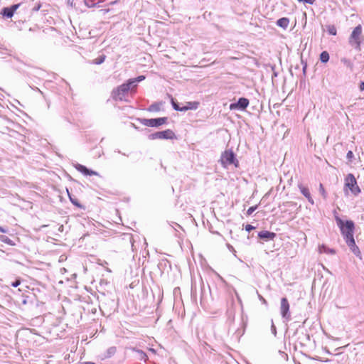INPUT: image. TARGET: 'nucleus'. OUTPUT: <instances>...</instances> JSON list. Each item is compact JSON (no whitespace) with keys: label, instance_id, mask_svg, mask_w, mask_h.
<instances>
[{"label":"nucleus","instance_id":"18","mask_svg":"<svg viewBox=\"0 0 364 364\" xmlns=\"http://www.w3.org/2000/svg\"><path fill=\"white\" fill-rule=\"evenodd\" d=\"M289 23V19L287 17H282L277 21V25L284 29H286Z\"/></svg>","mask_w":364,"mask_h":364},{"label":"nucleus","instance_id":"27","mask_svg":"<svg viewBox=\"0 0 364 364\" xmlns=\"http://www.w3.org/2000/svg\"><path fill=\"white\" fill-rule=\"evenodd\" d=\"M43 73V70L38 69V68H32L31 71L28 72V75H41Z\"/></svg>","mask_w":364,"mask_h":364},{"label":"nucleus","instance_id":"21","mask_svg":"<svg viewBox=\"0 0 364 364\" xmlns=\"http://www.w3.org/2000/svg\"><path fill=\"white\" fill-rule=\"evenodd\" d=\"M171 103L174 110L183 112V106H181L180 104L174 98H171Z\"/></svg>","mask_w":364,"mask_h":364},{"label":"nucleus","instance_id":"19","mask_svg":"<svg viewBox=\"0 0 364 364\" xmlns=\"http://www.w3.org/2000/svg\"><path fill=\"white\" fill-rule=\"evenodd\" d=\"M67 192H68L69 199L73 205H74L75 206H76L77 208L85 209V207L78 201V200L75 196H72L69 193L68 189H67Z\"/></svg>","mask_w":364,"mask_h":364},{"label":"nucleus","instance_id":"9","mask_svg":"<svg viewBox=\"0 0 364 364\" xmlns=\"http://www.w3.org/2000/svg\"><path fill=\"white\" fill-rule=\"evenodd\" d=\"M250 101L247 98L240 97L236 102L231 103L230 105V109H237L240 111H244L249 106Z\"/></svg>","mask_w":364,"mask_h":364},{"label":"nucleus","instance_id":"8","mask_svg":"<svg viewBox=\"0 0 364 364\" xmlns=\"http://www.w3.org/2000/svg\"><path fill=\"white\" fill-rule=\"evenodd\" d=\"M289 303L286 297L281 299L280 313L284 321H289L291 319L289 311Z\"/></svg>","mask_w":364,"mask_h":364},{"label":"nucleus","instance_id":"14","mask_svg":"<svg viewBox=\"0 0 364 364\" xmlns=\"http://www.w3.org/2000/svg\"><path fill=\"white\" fill-rule=\"evenodd\" d=\"M298 188H299L300 190V192L301 193V194L305 197L306 198V199L308 200V201L311 203V204H314V200L311 196V193H310V191L309 190V188L307 187H305L301 183H299L298 184Z\"/></svg>","mask_w":364,"mask_h":364},{"label":"nucleus","instance_id":"22","mask_svg":"<svg viewBox=\"0 0 364 364\" xmlns=\"http://www.w3.org/2000/svg\"><path fill=\"white\" fill-rule=\"evenodd\" d=\"M101 1H99L97 3L95 2V0H84V3L86 6L88 8H92V7H100V3Z\"/></svg>","mask_w":364,"mask_h":364},{"label":"nucleus","instance_id":"33","mask_svg":"<svg viewBox=\"0 0 364 364\" xmlns=\"http://www.w3.org/2000/svg\"><path fill=\"white\" fill-rule=\"evenodd\" d=\"M257 207H258L257 205L250 207L247 210V215H252L257 210Z\"/></svg>","mask_w":364,"mask_h":364},{"label":"nucleus","instance_id":"11","mask_svg":"<svg viewBox=\"0 0 364 364\" xmlns=\"http://www.w3.org/2000/svg\"><path fill=\"white\" fill-rule=\"evenodd\" d=\"M350 249V250L358 257H361V252L358 247V246L355 244V241L354 237L348 240H344Z\"/></svg>","mask_w":364,"mask_h":364},{"label":"nucleus","instance_id":"41","mask_svg":"<svg viewBox=\"0 0 364 364\" xmlns=\"http://www.w3.org/2000/svg\"><path fill=\"white\" fill-rule=\"evenodd\" d=\"M301 63L303 64V68H302L303 74H304V75H306L307 64H306V63H304L303 60H301Z\"/></svg>","mask_w":364,"mask_h":364},{"label":"nucleus","instance_id":"31","mask_svg":"<svg viewBox=\"0 0 364 364\" xmlns=\"http://www.w3.org/2000/svg\"><path fill=\"white\" fill-rule=\"evenodd\" d=\"M319 192L324 199H326L327 198V193H326L322 183H320V185H319Z\"/></svg>","mask_w":364,"mask_h":364},{"label":"nucleus","instance_id":"20","mask_svg":"<svg viewBox=\"0 0 364 364\" xmlns=\"http://www.w3.org/2000/svg\"><path fill=\"white\" fill-rule=\"evenodd\" d=\"M163 105V102H154L153 104H151L149 107H148V111L149 112H159L161 109V106Z\"/></svg>","mask_w":364,"mask_h":364},{"label":"nucleus","instance_id":"52","mask_svg":"<svg viewBox=\"0 0 364 364\" xmlns=\"http://www.w3.org/2000/svg\"><path fill=\"white\" fill-rule=\"evenodd\" d=\"M132 126L136 129H138V127L134 124H132Z\"/></svg>","mask_w":364,"mask_h":364},{"label":"nucleus","instance_id":"51","mask_svg":"<svg viewBox=\"0 0 364 364\" xmlns=\"http://www.w3.org/2000/svg\"><path fill=\"white\" fill-rule=\"evenodd\" d=\"M73 1L74 0H68V3L70 4L71 6H73Z\"/></svg>","mask_w":364,"mask_h":364},{"label":"nucleus","instance_id":"12","mask_svg":"<svg viewBox=\"0 0 364 364\" xmlns=\"http://www.w3.org/2000/svg\"><path fill=\"white\" fill-rule=\"evenodd\" d=\"M257 237L259 239L267 242V241L274 240L275 239V237H277V234L275 232H270L268 230H262L258 232Z\"/></svg>","mask_w":364,"mask_h":364},{"label":"nucleus","instance_id":"42","mask_svg":"<svg viewBox=\"0 0 364 364\" xmlns=\"http://www.w3.org/2000/svg\"><path fill=\"white\" fill-rule=\"evenodd\" d=\"M299 2H303L304 4H314V3L315 2V0H297Z\"/></svg>","mask_w":364,"mask_h":364},{"label":"nucleus","instance_id":"54","mask_svg":"<svg viewBox=\"0 0 364 364\" xmlns=\"http://www.w3.org/2000/svg\"><path fill=\"white\" fill-rule=\"evenodd\" d=\"M129 240H130V242L132 243V237H129ZM133 246H134L133 244H132V247H133Z\"/></svg>","mask_w":364,"mask_h":364},{"label":"nucleus","instance_id":"25","mask_svg":"<svg viewBox=\"0 0 364 364\" xmlns=\"http://www.w3.org/2000/svg\"><path fill=\"white\" fill-rule=\"evenodd\" d=\"M116 351H117V348H116V347H115V346L109 347V348L107 350V351H106V353H105V357L106 358H111L112 356H113V355L115 354Z\"/></svg>","mask_w":364,"mask_h":364},{"label":"nucleus","instance_id":"47","mask_svg":"<svg viewBox=\"0 0 364 364\" xmlns=\"http://www.w3.org/2000/svg\"><path fill=\"white\" fill-rule=\"evenodd\" d=\"M58 230H59L60 232H63V225H61L59 227Z\"/></svg>","mask_w":364,"mask_h":364},{"label":"nucleus","instance_id":"2","mask_svg":"<svg viewBox=\"0 0 364 364\" xmlns=\"http://www.w3.org/2000/svg\"><path fill=\"white\" fill-rule=\"evenodd\" d=\"M348 191L355 196H358L361 192L353 173H348L345 178L343 191L346 196L348 195Z\"/></svg>","mask_w":364,"mask_h":364},{"label":"nucleus","instance_id":"6","mask_svg":"<svg viewBox=\"0 0 364 364\" xmlns=\"http://www.w3.org/2000/svg\"><path fill=\"white\" fill-rule=\"evenodd\" d=\"M148 139L150 140L175 139H176V135L171 129H168L152 133L148 136Z\"/></svg>","mask_w":364,"mask_h":364},{"label":"nucleus","instance_id":"37","mask_svg":"<svg viewBox=\"0 0 364 364\" xmlns=\"http://www.w3.org/2000/svg\"><path fill=\"white\" fill-rule=\"evenodd\" d=\"M341 61L348 67H351L352 66V63H351L350 60H348V59L343 58L341 60Z\"/></svg>","mask_w":364,"mask_h":364},{"label":"nucleus","instance_id":"4","mask_svg":"<svg viewBox=\"0 0 364 364\" xmlns=\"http://www.w3.org/2000/svg\"><path fill=\"white\" fill-rule=\"evenodd\" d=\"M362 31L363 28L361 25H358L353 30L348 39L349 44L356 50H360V36L362 34Z\"/></svg>","mask_w":364,"mask_h":364},{"label":"nucleus","instance_id":"40","mask_svg":"<svg viewBox=\"0 0 364 364\" xmlns=\"http://www.w3.org/2000/svg\"><path fill=\"white\" fill-rule=\"evenodd\" d=\"M41 7V4L40 3H36L35 6L33 7L32 11H38Z\"/></svg>","mask_w":364,"mask_h":364},{"label":"nucleus","instance_id":"43","mask_svg":"<svg viewBox=\"0 0 364 364\" xmlns=\"http://www.w3.org/2000/svg\"><path fill=\"white\" fill-rule=\"evenodd\" d=\"M258 298L262 301V304H264L265 305L267 304V300L262 296H261L260 294H258Z\"/></svg>","mask_w":364,"mask_h":364},{"label":"nucleus","instance_id":"26","mask_svg":"<svg viewBox=\"0 0 364 364\" xmlns=\"http://www.w3.org/2000/svg\"><path fill=\"white\" fill-rule=\"evenodd\" d=\"M326 30L329 35L336 36L337 34V30L334 25H327Z\"/></svg>","mask_w":364,"mask_h":364},{"label":"nucleus","instance_id":"28","mask_svg":"<svg viewBox=\"0 0 364 364\" xmlns=\"http://www.w3.org/2000/svg\"><path fill=\"white\" fill-rule=\"evenodd\" d=\"M105 58H106V56L105 55H101L98 58H97L96 59H95L93 60V63L96 64V65H100L105 62Z\"/></svg>","mask_w":364,"mask_h":364},{"label":"nucleus","instance_id":"53","mask_svg":"<svg viewBox=\"0 0 364 364\" xmlns=\"http://www.w3.org/2000/svg\"><path fill=\"white\" fill-rule=\"evenodd\" d=\"M84 364H95L92 362H85Z\"/></svg>","mask_w":364,"mask_h":364},{"label":"nucleus","instance_id":"32","mask_svg":"<svg viewBox=\"0 0 364 364\" xmlns=\"http://www.w3.org/2000/svg\"><path fill=\"white\" fill-rule=\"evenodd\" d=\"M145 79V76L144 75H139L138 77H135V78H132V82H141L142 80H144Z\"/></svg>","mask_w":364,"mask_h":364},{"label":"nucleus","instance_id":"15","mask_svg":"<svg viewBox=\"0 0 364 364\" xmlns=\"http://www.w3.org/2000/svg\"><path fill=\"white\" fill-rule=\"evenodd\" d=\"M169 225L173 230L174 235L178 238H182L183 235L180 230L183 231V228L179 224L173 222H172L171 224Z\"/></svg>","mask_w":364,"mask_h":364},{"label":"nucleus","instance_id":"38","mask_svg":"<svg viewBox=\"0 0 364 364\" xmlns=\"http://www.w3.org/2000/svg\"><path fill=\"white\" fill-rule=\"evenodd\" d=\"M354 157V154L352 151H348L346 154V158L348 160L351 161Z\"/></svg>","mask_w":364,"mask_h":364},{"label":"nucleus","instance_id":"16","mask_svg":"<svg viewBox=\"0 0 364 364\" xmlns=\"http://www.w3.org/2000/svg\"><path fill=\"white\" fill-rule=\"evenodd\" d=\"M133 351L135 353V358L136 359L139 360H144V362L148 360V355L142 350L133 348Z\"/></svg>","mask_w":364,"mask_h":364},{"label":"nucleus","instance_id":"17","mask_svg":"<svg viewBox=\"0 0 364 364\" xmlns=\"http://www.w3.org/2000/svg\"><path fill=\"white\" fill-rule=\"evenodd\" d=\"M199 106L198 102H187L184 106H183V112L188 111V110H196L198 109Z\"/></svg>","mask_w":364,"mask_h":364},{"label":"nucleus","instance_id":"7","mask_svg":"<svg viewBox=\"0 0 364 364\" xmlns=\"http://www.w3.org/2000/svg\"><path fill=\"white\" fill-rule=\"evenodd\" d=\"M129 91H130L129 84L123 83L113 90L112 92V98L114 100H125V97L127 96Z\"/></svg>","mask_w":364,"mask_h":364},{"label":"nucleus","instance_id":"3","mask_svg":"<svg viewBox=\"0 0 364 364\" xmlns=\"http://www.w3.org/2000/svg\"><path fill=\"white\" fill-rule=\"evenodd\" d=\"M221 164L226 167L230 165H234L235 167L239 166V161L236 158L235 154L232 149H226L222 154L220 159Z\"/></svg>","mask_w":364,"mask_h":364},{"label":"nucleus","instance_id":"39","mask_svg":"<svg viewBox=\"0 0 364 364\" xmlns=\"http://www.w3.org/2000/svg\"><path fill=\"white\" fill-rule=\"evenodd\" d=\"M245 228L247 232H250L251 230H255V227L252 225L247 224L246 225Z\"/></svg>","mask_w":364,"mask_h":364},{"label":"nucleus","instance_id":"49","mask_svg":"<svg viewBox=\"0 0 364 364\" xmlns=\"http://www.w3.org/2000/svg\"><path fill=\"white\" fill-rule=\"evenodd\" d=\"M116 151V152H117V153H119V154H123V155H124V156H127L125 154L122 153V152H121V151H119V150H117V151Z\"/></svg>","mask_w":364,"mask_h":364},{"label":"nucleus","instance_id":"10","mask_svg":"<svg viewBox=\"0 0 364 364\" xmlns=\"http://www.w3.org/2000/svg\"><path fill=\"white\" fill-rule=\"evenodd\" d=\"M21 4H12L10 6L4 7L1 11V14L4 18H11L16 11L19 8Z\"/></svg>","mask_w":364,"mask_h":364},{"label":"nucleus","instance_id":"1","mask_svg":"<svg viewBox=\"0 0 364 364\" xmlns=\"http://www.w3.org/2000/svg\"><path fill=\"white\" fill-rule=\"evenodd\" d=\"M335 220L340 229L343 240H348L354 237L355 223L351 220L343 221L340 217L336 216Z\"/></svg>","mask_w":364,"mask_h":364},{"label":"nucleus","instance_id":"44","mask_svg":"<svg viewBox=\"0 0 364 364\" xmlns=\"http://www.w3.org/2000/svg\"><path fill=\"white\" fill-rule=\"evenodd\" d=\"M359 89L360 91H363L364 90V81H361L360 85H359Z\"/></svg>","mask_w":364,"mask_h":364},{"label":"nucleus","instance_id":"29","mask_svg":"<svg viewBox=\"0 0 364 364\" xmlns=\"http://www.w3.org/2000/svg\"><path fill=\"white\" fill-rule=\"evenodd\" d=\"M132 78L131 79H129L126 82H124V84H129V90L131 92L133 91L134 89H135L137 86V83L136 82H132Z\"/></svg>","mask_w":364,"mask_h":364},{"label":"nucleus","instance_id":"36","mask_svg":"<svg viewBox=\"0 0 364 364\" xmlns=\"http://www.w3.org/2000/svg\"><path fill=\"white\" fill-rule=\"evenodd\" d=\"M283 205L289 208H295L296 206V203L294 202H287L286 203H284Z\"/></svg>","mask_w":364,"mask_h":364},{"label":"nucleus","instance_id":"45","mask_svg":"<svg viewBox=\"0 0 364 364\" xmlns=\"http://www.w3.org/2000/svg\"><path fill=\"white\" fill-rule=\"evenodd\" d=\"M0 232H3V233H6V232H8V229L0 226Z\"/></svg>","mask_w":364,"mask_h":364},{"label":"nucleus","instance_id":"24","mask_svg":"<svg viewBox=\"0 0 364 364\" xmlns=\"http://www.w3.org/2000/svg\"><path fill=\"white\" fill-rule=\"evenodd\" d=\"M0 241L11 246L15 245V243L10 238H9L7 236L4 235H0Z\"/></svg>","mask_w":364,"mask_h":364},{"label":"nucleus","instance_id":"30","mask_svg":"<svg viewBox=\"0 0 364 364\" xmlns=\"http://www.w3.org/2000/svg\"><path fill=\"white\" fill-rule=\"evenodd\" d=\"M0 53H3V54L8 55H10L8 49L6 48L4 44H3L1 43H0Z\"/></svg>","mask_w":364,"mask_h":364},{"label":"nucleus","instance_id":"34","mask_svg":"<svg viewBox=\"0 0 364 364\" xmlns=\"http://www.w3.org/2000/svg\"><path fill=\"white\" fill-rule=\"evenodd\" d=\"M271 323H272V325H271V331H272V333L276 336L277 335V328H276V326L274 324V322H273V320L272 319L271 320Z\"/></svg>","mask_w":364,"mask_h":364},{"label":"nucleus","instance_id":"35","mask_svg":"<svg viewBox=\"0 0 364 364\" xmlns=\"http://www.w3.org/2000/svg\"><path fill=\"white\" fill-rule=\"evenodd\" d=\"M21 279H16L14 282H11V286L13 287H17L21 284Z\"/></svg>","mask_w":364,"mask_h":364},{"label":"nucleus","instance_id":"23","mask_svg":"<svg viewBox=\"0 0 364 364\" xmlns=\"http://www.w3.org/2000/svg\"><path fill=\"white\" fill-rule=\"evenodd\" d=\"M329 54L327 51L325 50L321 53L319 59L321 63H326L329 60Z\"/></svg>","mask_w":364,"mask_h":364},{"label":"nucleus","instance_id":"5","mask_svg":"<svg viewBox=\"0 0 364 364\" xmlns=\"http://www.w3.org/2000/svg\"><path fill=\"white\" fill-rule=\"evenodd\" d=\"M136 120L139 121L141 124L146 127H159L168 122V117H163L152 119L137 118Z\"/></svg>","mask_w":364,"mask_h":364},{"label":"nucleus","instance_id":"48","mask_svg":"<svg viewBox=\"0 0 364 364\" xmlns=\"http://www.w3.org/2000/svg\"><path fill=\"white\" fill-rule=\"evenodd\" d=\"M33 90H35L38 91L39 92H41V94H43V92H42L39 88H38V87H35V88H33Z\"/></svg>","mask_w":364,"mask_h":364},{"label":"nucleus","instance_id":"50","mask_svg":"<svg viewBox=\"0 0 364 364\" xmlns=\"http://www.w3.org/2000/svg\"><path fill=\"white\" fill-rule=\"evenodd\" d=\"M330 252L332 254H335L336 251L333 249L330 250Z\"/></svg>","mask_w":364,"mask_h":364},{"label":"nucleus","instance_id":"46","mask_svg":"<svg viewBox=\"0 0 364 364\" xmlns=\"http://www.w3.org/2000/svg\"><path fill=\"white\" fill-rule=\"evenodd\" d=\"M228 249L231 251H233V252H235L233 247L231 246L230 245H228Z\"/></svg>","mask_w":364,"mask_h":364},{"label":"nucleus","instance_id":"13","mask_svg":"<svg viewBox=\"0 0 364 364\" xmlns=\"http://www.w3.org/2000/svg\"><path fill=\"white\" fill-rule=\"evenodd\" d=\"M75 168L85 176H99L97 171L89 169L85 166L80 164H75Z\"/></svg>","mask_w":364,"mask_h":364}]
</instances>
